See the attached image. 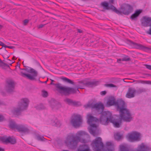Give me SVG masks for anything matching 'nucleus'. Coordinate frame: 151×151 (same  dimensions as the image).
Masks as SVG:
<instances>
[{"instance_id": "27", "label": "nucleus", "mask_w": 151, "mask_h": 151, "mask_svg": "<svg viewBox=\"0 0 151 151\" xmlns=\"http://www.w3.org/2000/svg\"><path fill=\"white\" fill-rule=\"evenodd\" d=\"M18 126L19 125L16 124L15 122H11L9 124L10 127L12 129L17 130Z\"/></svg>"}, {"instance_id": "7", "label": "nucleus", "mask_w": 151, "mask_h": 151, "mask_svg": "<svg viewBox=\"0 0 151 151\" xmlns=\"http://www.w3.org/2000/svg\"><path fill=\"white\" fill-rule=\"evenodd\" d=\"M82 122V118L80 115H76L73 116L70 121L71 124L75 127H79Z\"/></svg>"}, {"instance_id": "36", "label": "nucleus", "mask_w": 151, "mask_h": 151, "mask_svg": "<svg viewBox=\"0 0 151 151\" xmlns=\"http://www.w3.org/2000/svg\"><path fill=\"white\" fill-rule=\"evenodd\" d=\"M104 86L107 87H116V86L113 84H105Z\"/></svg>"}, {"instance_id": "56", "label": "nucleus", "mask_w": 151, "mask_h": 151, "mask_svg": "<svg viewBox=\"0 0 151 151\" xmlns=\"http://www.w3.org/2000/svg\"><path fill=\"white\" fill-rule=\"evenodd\" d=\"M78 32L79 33H81L82 32V31L80 29H78Z\"/></svg>"}, {"instance_id": "17", "label": "nucleus", "mask_w": 151, "mask_h": 151, "mask_svg": "<svg viewBox=\"0 0 151 151\" xmlns=\"http://www.w3.org/2000/svg\"><path fill=\"white\" fill-rule=\"evenodd\" d=\"M136 92V90L134 88H129L126 94V97L129 99L134 97Z\"/></svg>"}, {"instance_id": "39", "label": "nucleus", "mask_w": 151, "mask_h": 151, "mask_svg": "<svg viewBox=\"0 0 151 151\" xmlns=\"http://www.w3.org/2000/svg\"><path fill=\"white\" fill-rule=\"evenodd\" d=\"M65 101L69 105H71L73 100L69 99H66Z\"/></svg>"}, {"instance_id": "57", "label": "nucleus", "mask_w": 151, "mask_h": 151, "mask_svg": "<svg viewBox=\"0 0 151 151\" xmlns=\"http://www.w3.org/2000/svg\"><path fill=\"white\" fill-rule=\"evenodd\" d=\"M109 2L113 4L114 2V0H110Z\"/></svg>"}, {"instance_id": "52", "label": "nucleus", "mask_w": 151, "mask_h": 151, "mask_svg": "<svg viewBox=\"0 0 151 151\" xmlns=\"http://www.w3.org/2000/svg\"><path fill=\"white\" fill-rule=\"evenodd\" d=\"M121 60H122V59H118L117 60V62L119 63H120Z\"/></svg>"}, {"instance_id": "18", "label": "nucleus", "mask_w": 151, "mask_h": 151, "mask_svg": "<svg viewBox=\"0 0 151 151\" xmlns=\"http://www.w3.org/2000/svg\"><path fill=\"white\" fill-rule=\"evenodd\" d=\"M137 151H151V149L144 143H142L138 145Z\"/></svg>"}, {"instance_id": "50", "label": "nucleus", "mask_w": 151, "mask_h": 151, "mask_svg": "<svg viewBox=\"0 0 151 151\" xmlns=\"http://www.w3.org/2000/svg\"><path fill=\"white\" fill-rule=\"evenodd\" d=\"M45 25V24H40L39 25V26L38 27V28H42Z\"/></svg>"}, {"instance_id": "11", "label": "nucleus", "mask_w": 151, "mask_h": 151, "mask_svg": "<svg viewBox=\"0 0 151 151\" xmlns=\"http://www.w3.org/2000/svg\"><path fill=\"white\" fill-rule=\"evenodd\" d=\"M87 123L92 128H96V126L95 124H93L94 122L98 121V119L95 117L92 116L91 114L87 115Z\"/></svg>"}, {"instance_id": "49", "label": "nucleus", "mask_w": 151, "mask_h": 151, "mask_svg": "<svg viewBox=\"0 0 151 151\" xmlns=\"http://www.w3.org/2000/svg\"><path fill=\"white\" fill-rule=\"evenodd\" d=\"M30 68H25L24 69H25V71L29 73Z\"/></svg>"}, {"instance_id": "54", "label": "nucleus", "mask_w": 151, "mask_h": 151, "mask_svg": "<svg viewBox=\"0 0 151 151\" xmlns=\"http://www.w3.org/2000/svg\"><path fill=\"white\" fill-rule=\"evenodd\" d=\"M48 81V80H47L46 81H43V82H42V81H40V82L41 83H46L47 82V81Z\"/></svg>"}, {"instance_id": "14", "label": "nucleus", "mask_w": 151, "mask_h": 151, "mask_svg": "<svg viewBox=\"0 0 151 151\" xmlns=\"http://www.w3.org/2000/svg\"><path fill=\"white\" fill-rule=\"evenodd\" d=\"M128 42L133 47L145 51L147 50H151V49L150 48L145 47L141 44L135 43L130 40L128 41Z\"/></svg>"}, {"instance_id": "31", "label": "nucleus", "mask_w": 151, "mask_h": 151, "mask_svg": "<svg viewBox=\"0 0 151 151\" xmlns=\"http://www.w3.org/2000/svg\"><path fill=\"white\" fill-rule=\"evenodd\" d=\"M122 136L119 133H117L114 135V138L116 139L119 140L122 138Z\"/></svg>"}, {"instance_id": "35", "label": "nucleus", "mask_w": 151, "mask_h": 151, "mask_svg": "<svg viewBox=\"0 0 151 151\" xmlns=\"http://www.w3.org/2000/svg\"><path fill=\"white\" fill-rule=\"evenodd\" d=\"M145 91L146 90L145 88H139L137 91H136V92L138 93H140Z\"/></svg>"}, {"instance_id": "32", "label": "nucleus", "mask_w": 151, "mask_h": 151, "mask_svg": "<svg viewBox=\"0 0 151 151\" xmlns=\"http://www.w3.org/2000/svg\"><path fill=\"white\" fill-rule=\"evenodd\" d=\"M122 60L123 61H129L131 60V59L128 56L125 55L122 59Z\"/></svg>"}, {"instance_id": "12", "label": "nucleus", "mask_w": 151, "mask_h": 151, "mask_svg": "<svg viewBox=\"0 0 151 151\" xmlns=\"http://www.w3.org/2000/svg\"><path fill=\"white\" fill-rule=\"evenodd\" d=\"M128 139L131 141H139L140 139V134L136 132L129 134L127 136Z\"/></svg>"}, {"instance_id": "5", "label": "nucleus", "mask_w": 151, "mask_h": 151, "mask_svg": "<svg viewBox=\"0 0 151 151\" xmlns=\"http://www.w3.org/2000/svg\"><path fill=\"white\" fill-rule=\"evenodd\" d=\"M51 82L50 85H53L58 90L60 93H63L65 95H68L70 94H74L76 93V90L73 88L69 87H65L61 86V84L59 83L55 84L53 83L54 81L50 79Z\"/></svg>"}, {"instance_id": "41", "label": "nucleus", "mask_w": 151, "mask_h": 151, "mask_svg": "<svg viewBox=\"0 0 151 151\" xmlns=\"http://www.w3.org/2000/svg\"><path fill=\"white\" fill-rule=\"evenodd\" d=\"M89 131L91 134L93 135H94L95 133V131L92 128H91L89 129Z\"/></svg>"}, {"instance_id": "42", "label": "nucleus", "mask_w": 151, "mask_h": 151, "mask_svg": "<svg viewBox=\"0 0 151 151\" xmlns=\"http://www.w3.org/2000/svg\"><path fill=\"white\" fill-rule=\"evenodd\" d=\"M144 65L147 68L151 70V65L147 64H144Z\"/></svg>"}, {"instance_id": "55", "label": "nucleus", "mask_w": 151, "mask_h": 151, "mask_svg": "<svg viewBox=\"0 0 151 151\" xmlns=\"http://www.w3.org/2000/svg\"><path fill=\"white\" fill-rule=\"evenodd\" d=\"M2 47H8V46H7L6 45H5V44L4 43V45H2Z\"/></svg>"}, {"instance_id": "62", "label": "nucleus", "mask_w": 151, "mask_h": 151, "mask_svg": "<svg viewBox=\"0 0 151 151\" xmlns=\"http://www.w3.org/2000/svg\"><path fill=\"white\" fill-rule=\"evenodd\" d=\"M46 12H47V13H51L50 12H48V11H45Z\"/></svg>"}, {"instance_id": "3", "label": "nucleus", "mask_w": 151, "mask_h": 151, "mask_svg": "<svg viewBox=\"0 0 151 151\" xmlns=\"http://www.w3.org/2000/svg\"><path fill=\"white\" fill-rule=\"evenodd\" d=\"M100 122V123L105 125H107L110 122L113 123L114 127L116 128L119 127L122 123L121 120L118 122H116L112 115L111 113L108 111H105L101 113Z\"/></svg>"}, {"instance_id": "46", "label": "nucleus", "mask_w": 151, "mask_h": 151, "mask_svg": "<svg viewBox=\"0 0 151 151\" xmlns=\"http://www.w3.org/2000/svg\"><path fill=\"white\" fill-rule=\"evenodd\" d=\"M29 22V20L28 19H25L23 21V24L24 25H26Z\"/></svg>"}, {"instance_id": "45", "label": "nucleus", "mask_w": 151, "mask_h": 151, "mask_svg": "<svg viewBox=\"0 0 151 151\" xmlns=\"http://www.w3.org/2000/svg\"><path fill=\"white\" fill-rule=\"evenodd\" d=\"M107 146H111L112 145V143L110 142H107L106 144Z\"/></svg>"}, {"instance_id": "19", "label": "nucleus", "mask_w": 151, "mask_h": 151, "mask_svg": "<svg viewBox=\"0 0 151 151\" xmlns=\"http://www.w3.org/2000/svg\"><path fill=\"white\" fill-rule=\"evenodd\" d=\"M17 130L19 132H22L24 133H28L29 130L26 125H19Z\"/></svg>"}, {"instance_id": "15", "label": "nucleus", "mask_w": 151, "mask_h": 151, "mask_svg": "<svg viewBox=\"0 0 151 151\" xmlns=\"http://www.w3.org/2000/svg\"><path fill=\"white\" fill-rule=\"evenodd\" d=\"M0 140L3 142L6 143H10L12 144H14L16 142L15 138L11 137H9L7 138L2 137L0 138Z\"/></svg>"}, {"instance_id": "9", "label": "nucleus", "mask_w": 151, "mask_h": 151, "mask_svg": "<svg viewBox=\"0 0 151 151\" xmlns=\"http://www.w3.org/2000/svg\"><path fill=\"white\" fill-rule=\"evenodd\" d=\"M84 107L86 108L89 107L91 108L92 109H95L96 110L98 111L99 110H101V111H103L104 109L103 104L101 102L94 104H93V103H88L87 105H85Z\"/></svg>"}, {"instance_id": "30", "label": "nucleus", "mask_w": 151, "mask_h": 151, "mask_svg": "<svg viewBox=\"0 0 151 151\" xmlns=\"http://www.w3.org/2000/svg\"><path fill=\"white\" fill-rule=\"evenodd\" d=\"M119 147L120 151H129L128 148L125 145H121Z\"/></svg>"}, {"instance_id": "20", "label": "nucleus", "mask_w": 151, "mask_h": 151, "mask_svg": "<svg viewBox=\"0 0 151 151\" xmlns=\"http://www.w3.org/2000/svg\"><path fill=\"white\" fill-rule=\"evenodd\" d=\"M49 102L50 106L52 109H57L58 107L60 106V104H58V102L54 99H51L49 101Z\"/></svg>"}, {"instance_id": "44", "label": "nucleus", "mask_w": 151, "mask_h": 151, "mask_svg": "<svg viewBox=\"0 0 151 151\" xmlns=\"http://www.w3.org/2000/svg\"><path fill=\"white\" fill-rule=\"evenodd\" d=\"M4 55H3V57L4 58V57H7V58H8L9 57V56H6V55H5L6 54L8 53V52L6 50H5L4 51Z\"/></svg>"}, {"instance_id": "60", "label": "nucleus", "mask_w": 151, "mask_h": 151, "mask_svg": "<svg viewBox=\"0 0 151 151\" xmlns=\"http://www.w3.org/2000/svg\"><path fill=\"white\" fill-rule=\"evenodd\" d=\"M3 102L0 100V105L3 104Z\"/></svg>"}, {"instance_id": "26", "label": "nucleus", "mask_w": 151, "mask_h": 151, "mask_svg": "<svg viewBox=\"0 0 151 151\" xmlns=\"http://www.w3.org/2000/svg\"><path fill=\"white\" fill-rule=\"evenodd\" d=\"M51 123L52 125L57 127H59L61 125L60 121H58L56 118H55V120H52Z\"/></svg>"}, {"instance_id": "10", "label": "nucleus", "mask_w": 151, "mask_h": 151, "mask_svg": "<svg viewBox=\"0 0 151 151\" xmlns=\"http://www.w3.org/2000/svg\"><path fill=\"white\" fill-rule=\"evenodd\" d=\"M14 82L12 80H9L6 81V85L5 89L8 92H11L14 91Z\"/></svg>"}, {"instance_id": "61", "label": "nucleus", "mask_w": 151, "mask_h": 151, "mask_svg": "<svg viewBox=\"0 0 151 151\" xmlns=\"http://www.w3.org/2000/svg\"><path fill=\"white\" fill-rule=\"evenodd\" d=\"M2 26L0 25V29L2 28Z\"/></svg>"}, {"instance_id": "37", "label": "nucleus", "mask_w": 151, "mask_h": 151, "mask_svg": "<svg viewBox=\"0 0 151 151\" xmlns=\"http://www.w3.org/2000/svg\"><path fill=\"white\" fill-rule=\"evenodd\" d=\"M42 96L43 97H47L48 96V93L47 92L45 91H42Z\"/></svg>"}, {"instance_id": "34", "label": "nucleus", "mask_w": 151, "mask_h": 151, "mask_svg": "<svg viewBox=\"0 0 151 151\" xmlns=\"http://www.w3.org/2000/svg\"><path fill=\"white\" fill-rule=\"evenodd\" d=\"M139 82L141 83L151 84V81H144L140 80L139 81Z\"/></svg>"}, {"instance_id": "59", "label": "nucleus", "mask_w": 151, "mask_h": 151, "mask_svg": "<svg viewBox=\"0 0 151 151\" xmlns=\"http://www.w3.org/2000/svg\"><path fill=\"white\" fill-rule=\"evenodd\" d=\"M4 149L0 147V151H4Z\"/></svg>"}, {"instance_id": "6", "label": "nucleus", "mask_w": 151, "mask_h": 151, "mask_svg": "<svg viewBox=\"0 0 151 151\" xmlns=\"http://www.w3.org/2000/svg\"><path fill=\"white\" fill-rule=\"evenodd\" d=\"M93 150L95 151H101L104 147V145L102 142L101 138L97 137L93 140L91 144Z\"/></svg>"}, {"instance_id": "58", "label": "nucleus", "mask_w": 151, "mask_h": 151, "mask_svg": "<svg viewBox=\"0 0 151 151\" xmlns=\"http://www.w3.org/2000/svg\"><path fill=\"white\" fill-rule=\"evenodd\" d=\"M4 45V43L1 41H0V45L2 46Z\"/></svg>"}, {"instance_id": "28", "label": "nucleus", "mask_w": 151, "mask_h": 151, "mask_svg": "<svg viewBox=\"0 0 151 151\" xmlns=\"http://www.w3.org/2000/svg\"><path fill=\"white\" fill-rule=\"evenodd\" d=\"M29 73H31L33 74L32 76H32H33L34 78L32 80H35V77H36L37 75V72L34 69L31 68L30 69V71Z\"/></svg>"}, {"instance_id": "43", "label": "nucleus", "mask_w": 151, "mask_h": 151, "mask_svg": "<svg viewBox=\"0 0 151 151\" xmlns=\"http://www.w3.org/2000/svg\"><path fill=\"white\" fill-rule=\"evenodd\" d=\"M43 106L42 105H40L37 106V109H38L39 110L41 109H43Z\"/></svg>"}, {"instance_id": "23", "label": "nucleus", "mask_w": 151, "mask_h": 151, "mask_svg": "<svg viewBox=\"0 0 151 151\" xmlns=\"http://www.w3.org/2000/svg\"><path fill=\"white\" fill-rule=\"evenodd\" d=\"M24 110V109H22L21 107L18 106L17 108L14 109L13 112L15 115H19L20 114L22 111Z\"/></svg>"}, {"instance_id": "40", "label": "nucleus", "mask_w": 151, "mask_h": 151, "mask_svg": "<svg viewBox=\"0 0 151 151\" xmlns=\"http://www.w3.org/2000/svg\"><path fill=\"white\" fill-rule=\"evenodd\" d=\"M5 119L3 115H0V122L5 121Z\"/></svg>"}, {"instance_id": "8", "label": "nucleus", "mask_w": 151, "mask_h": 151, "mask_svg": "<svg viewBox=\"0 0 151 151\" xmlns=\"http://www.w3.org/2000/svg\"><path fill=\"white\" fill-rule=\"evenodd\" d=\"M80 85L77 86L78 88L77 90L79 91L78 88L84 89L83 86H86L88 87H92L97 86L99 83L98 81H84L80 82Z\"/></svg>"}, {"instance_id": "13", "label": "nucleus", "mask_w": 151, "mask_h": 151, "mask_svg": "<svg viewBox=\"0 0 151 151\" xmlns=\"http://www.w3.org/2000/svg\"><path fill=\"white\" fill-rule=\"evenodd\" d=\"M29 100L27 98H23L21 99L18 102V106L21 107L22 109L24 110L27 109L28 107Z\"/></svg>"}, {"instance_id": "21", "label": "nucleus", "mask_w": 151, "mask_h": 151, "mask_svg": "<svg viewBox=\"0 0 151 151\" xmlns=\"http://www.w3.org/2000/svg\"><path fill=\"white\" fill-rule=\"evenodd\" d=\"M26 71L24 69H22L20 71V75L22 77H27V78L31 80H32L34 78L33 76L29 74H27L26 73Z\"/></svg>"}, {"instance_id": "1", "label": "nucleus", "mask_w": 151, "mask_h": 151, "mask_svg": "<svg viewBox=\"0 0 151 151\" xmlns=\"http://www.w3.org/2000/svg\"><path fill=\"white\" fill-rule=\"evenodd\" d=\"M115 106L116 109L119 111L121 120L124 122H129L133 119L132 115L129 110L126 108L125 102L122 99L118 100L116 101Z\"/></svg>"}, {"instance_id": "24", "label": "nucleus", "mask_w": 151, "mask_h": 151, "mask_svg": "<svg viewBox=\"0 0 151 151\" xmlns=\"http://www.w3.org/2000/svg\"><path fill=\"white\" fill-rule=\"evenodd\" d=\"M116 101L114 98L109 99L107 102L106 106H110L113 105H116Z\"/></svg>"}, {"instance_id": "4", "label": "nucleus", "mask_w": 151, "mask_h": 151, "mask_svg": "<svg viewBox=\"0 0 151 151\" xmlns=\"http://www.w3.org/2000/svg\"><path fill=\"white\" fill-rule=\"evenodd\" d=\"M85 134V133L84 132L80 131L77 132L76 136L72 135H68L65 141V143L72 146L75 147L79 142L85 143L86 140L80 138L81 136Z\"/></svg>"}, {"instance_id": "16", "label": "nucleus", "mask_w": 151, "mask_h": 151, "mask_svg": "<svg viewBox=\"0 0 151 151\" xmlns=\"http://www.w3.org/2000/svg\"><path fill=\"white\" fill-rule=\"evenodd\" d=\"M141 24L144 26H150L151 27V18L144 17L142 21Z\"/></svg>"}, {"instance_id": "63", "label": "nucleus", "mask_w": 151, "mask_h": 151, "mask_svg": "<svg viewBox=\"0 0 151 151\" xmlns=\"http://www.w3.org/2000/svg\"><path fill=\"white\" fill-rule=\"evenodd\" d=\"M14 58H15V57H13V59H14Z\"/></svg>"}, {"instance_id": "29", "label": "nucleus", "mask_w": 151, "mask_h": 151, "mask_svg": "<svg viewBox=\"0 0 151 151\" xmlns=\"http://www.w3.org/2000/svg\"><path fill=\"white\" fill-rule=\"evenodd\" d=\"M61 79L63 81L67 83L73 85L74 84V83L73 81L66 77H62L61 78Z\"/></svg>"}, {"instance_id": "25", "label": "nucleus", "mask_w": 151, "mask_h": 151, "mask_svg": "<svg viewBox=\"0 0 151 151\" xmlns=\"http://www.w3.org/2000/svg\"><path fill=\"white\" fill-rule=\"evenodd\" d=\"M141 12L142 11L140 10H137L134 14L131 16V18L132 19H134L138 16Z\"/></svg>"}, {"instance_id": "53", "label": "nucleus", "mask_w": 151, "mask_h": 151, "mask_svg": "<svg viewBox=\"0 0 151 151\" xmlns=\"http://www.w3.org/2000/svg\"><path fill=\"white\" fill-rule=\"evenodd\" d=\"M8 48L10 49H13L14 48V47L12 46H8Z\"/></svg>"}, {"instance_id": "48", "label": "nucleus", "mask_w": 151, "mask_h": 151, "mask_svg": "<svg viewBox=\"0 0 151 151\" xmlns=\"http://www.w3.org/2000/svg\"><path fill=\"white\" fill-rule=\"evenodd\" d=\"M106 93V91H102L101 93V94L102 95H104Z\"/></svg>"}, {"instance_id": "38", "label": "nucleus", "mask_w": 151, "mask_h": 151, "mask_svg": "<svg viewBox=\"0 0 151 151\" xmlns=\"http://www.w3.org/2000/svg\"><path fill=\"white\" fill-rule=\"evenodd\" d=\"M80 103L76 101H73V100L72 104L71 105H73L74 106H78L79 105Z\"/></svg>"}, {"instance_id": "51", "label": "nucleus", "mask_w": 151, "mask_h": 151, "mask_svg": "<svg viewBox=\"0 0 151 151\" xmlns=\"http://www.w3.org/2000/svg\"><path fill=\"white\" fill-rule=\"evenodd\" d=\"M6 62L10 64H12L11 61L9 60H7Z\"/></svg>"}, {"instance_id": "22", "label": "nucleus", "mask_w": 151, "mask_h": 151, "mask_svg": "<svg viewBox=\"0 0 151 151\" xmlns=\"http://www.w3.org/2000/svg\"><path fill=\"white\" fill-rule=\"evenodd\" d=\"M78 150V151H90L89 147L85 145H80Z\"/></svg>"}, {"instance_id": "33", "label": "nucleus", "mask_w": 151, "mask_h": 151, "mask_svg": "<svg viewBox=\"0 0 151 151\" xmlns=\"http://www.w3.org/2000/svg\"><path fill=\"white\" fill-rule=\"evenodd\" d=\"M37 139L39 141H43L45 139L43 137L37 135L36 136Z\"/></svg>"}, {"instance_id": "2", "label": "nucleus", "mask_w": 151, "mask_h": 151, "mask_svg": "<svg viewBox=\"0 0 151 151\" xmlns=\"http://www.w3.org/2000/svg\"><path fill=\"white\" fill-rule=\"evenodd\" d=\"M104 9L107 10L111 9L117 14H119L122 13L125 15H129L133 11V6L128 4H124L121 7V11H119L113 5L109 6L107 3L104 2L101 4Z\"/></svg>"}, {"instance_id": "47", "label": "nucleus", "mask_w": 151, "mask_h": 151, "mask_svg": "<svg viewBox=\"0 0 151 151\" xmlns=\"http://www.w3.org/2000/svg\"><path fill=\"white\" fill-rule=\"evenodd\" d=\"M146 33L150 35H151V28H150L149 29L146 31Z\"/></svg>"}, {"instance_id": "64", "label": "nucleus", "mask_w": 151, "mask_h": 151, "mask_svg": "<svg viewBox=\"0 0 151 151\" xmlns=\"http://www.w3.org/2000/svg\"><path fill=\"white\" fill-rule=\"evenodd\" d=\"M63 151H68V150H63Z\"/></svg>"}]
</instances>
